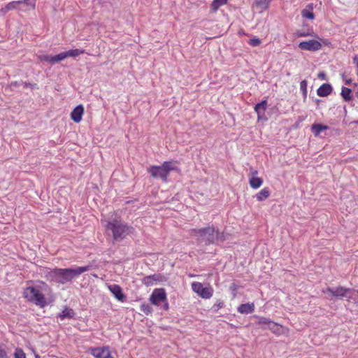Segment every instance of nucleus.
Returning a JSON list of instances; mask_svg holds the SVG:
<instances>
[{"label":"nucleus","instance_id":"f257e3e1","mask_svg":"<svg viewBox=\"0 0 358 358\" xmlns=\"http://www.w3.org/2000/svg\"><path fill=\"white\" fill-rule=\"evenodd\" d=\"M90 268L91 266L90 265L75 268H55L52 270L48 271L45 273V278L46 280L50 282L64 285L71 282V280L83 273L90 271Z\"/></svg>","mask_w":358,"mask_h":358},{"label":"nucleus","instance_id":"f03ea898","mask_svg":"<svg viewBox=\"0 0 358 358\" xmlns=\"http://www.w3.org/2000/svg\"><path fill=\"white\" fill-rule=\"evenodd\" d=\"M47 287L46 282L39 281L36 285H30L24 288V297L36 306L44 307L46 301L43 292L46 291Z\"/></svg>","mask_w":358,"mask_h":358},{"label":"nucleus","instance_id":"7ed1b4c3","mask_svg":"<svg viewBox=\"0 0 358 358\" xmlns=\"http://www.w3.org/2000/svg\"><path fill=\"white\" fill-rule=\"evenodd\" d=\"M106 229L112 233L115 241H120L134 233V228L128 226L119 218H115L108 221L106 224Z\"/></svg>","mask_w":358,"mask_h":358},{"label":"nucleus","instance_id":"20e7f679","mask_svg":"<svg viewBox=\"0 0 358 358\" xmlns=\"http://www.w3.org/2000/svg\"><path fill=\"white\" fill-rule=\"evenodd\" d=\"M190 236L204 244H213L222 238V235L214 227H208L201 229L190 230Z\"/></svg>","mask_w":358,"mask_h":358},{"label":"nucleus","instance_id":"39448f33","mask_svg":"<svg viewBox=\"0 0 358 358\" xmlns=\"http://www.w3.org/2000/svg\"><path fill=\"white\" fill-rule=\"evenodd\" d=\"M176 170L175 162L172 161L164 162L161 166H151L149 168V173L154 178H159L163 182L167 181V178L171 171Z\"/></svg>","mask_w":358,"mask_h":358},{"label":"nucleus","instance_id":"423d86ee","mask_svg":"<svg viewBox=\"0 0 358 358\" xmlns=\"http://www.w3.org/2000/svg\"><path fill=\"white\" fill-rule=\"evenodd\" d=\"M149 301L152 304L157 306L164 304V310H168L169 308L166 293L164 288H156L154 289L151 296L149 297Z\"/></svg>","mask_w":358,"mask_h":358},{"label":"nucleus","instance_id":"0eeeda50","mask_svg":"<svg viewBox=\"0 0 358 358\" xmlns=\"http://www.w3.org/2000/svg\"><path fill=\"white\" fill-rule=\"evenodd\" d=\"M192 289L194 292L203 299H210L213 295V288L211 287H203V285L197 282L192 283Z\"/></svg>","mask_w":358,"mask_h":358},{"label":"nucleus","instance_id":"6e6552de","mask_svg":"<svg viewBox=\"0 0 358 358\" xmlns=\"http://www.w3.org/2000/svg\"><path fill=\"white\" fill-rule=\"evenodd\" d=\"M322 47L321 43L315 39L299 42V48L309 52H316Z\"/></svg>","mask_w":358,"mask_h":358},{"label":"nucleus","instance_id":"1a4fd4ad","mask_svg":"<svg viewBox=\"0 0 358 358\" xmlns=\"http://www.w3.org/2000/svg\"><path fill=\"white\" fill-rule=\"evenodd\" d=\"M350 292H351L350 289L345 288L342 286H340L336 288L329 287V288L326 289V291H324V292H328V293L332 294V296H334L336 297H339V298L346 297L348 299L351 298L350 296L348 295V293H350Z\"/></svg>","mask_w":358,"mask_h":358},{"label":"nucleus","instance_id":"9d476101","mask_svg":"<svg viewBox=\"0 0 358 358\" xmlns=\"http://www.w3.org/2000/svg\"><path fill=\"white\" fill-rule=\"evenodd\" d=\"M22 3H27L31 7L34 8L35 7V2L34 0H20V1H14L12 2H10L6 4V7L1 9L0 10L1 13H6L9 10H13L17 8V6Z\"/></svg>","mask_w":358,"mask_h":358},{"label":"nucleus","instance_id":"9b49d317","mask_svg":"<svg viewBox=\"0 0 358 358\" xmlns=\"http://www.w3.org/2000/svg\"><path fill=\"white\" fill-rule=\"evenodd\" d=\"M90 355L96 358H106L111 356V352L109 350L108 346L102 348H91L89 350Z\"/></svg>","mask_w":358,"mask_h":358},{"label":"nucleus","instance_id":"f8f14e48","mask_svg":"<svg viewBox=\"0 0 358 358\" xmlns=\"http://www.w3.org/2000/svg\"><path fill=\"white\" fill-rule=\"evenodd\" d=\"M83 53H84L83 50L79 49V48H76V49L69 50V51H65V52H61L60 54H58V55H59V59H61V61H64L68 57L75 58Z\"/></svg>","mask_w":358,"mask_h":358},{"label":"nucleus","instance_id":"ddd939ff","mask_svg":"<svg viewBox=\"0 0 358 358\" xmlns=\"http://www.w3.org/2000/svg\"><path fill=\"white\" fill-rule=\"evenodd\" d=\"M108 288L109 291L111 292L112 294L115 296V297L117 299V300L123 301L125 296L122 292V289L118 285H108Z\"/></svg>","mask_w":358,"mask_h":358},{"label":"nucleus","instance_id":"4468645a","mask_svg":"<svg viewBox=\"0 0 358 358\" xmlns=\"http://www.w3.org/2000/svg\"><path fill=\"white\" fill-rule=\"evenodd\" d=\"M84 108L82 105L77 106L71 113V120L73 122L78 123L82 120Z\"/></svg>","mask_w":358,"mask_h":358},{"label":"nucleus","instance_id":"2eb2a0df","mask_svg":"<svg viewBox=\"0 0 358 358\" xmlns=\"http://www.w3.org/2000/svg\"><path fill=\"white\" fill-rule=\"evenodd\" d=\"M36 57H38V60H40L41 62H46L50 64H57L59 62H61V59H58V58H60V57H59L58 54L55 56H52V55H46V54H41V55H36Z\"/></svg>","mask_w":358,"mask_h":358},{"label":"nucleus","instance_id":"dca6fc26","mask_svg":"<svg viewBox=\"0 0 358 358\" xmlns=\"http://www.w3.org/2000/svg\"><path fill=\"white\" fill-rule=\"evenodd\" d=\"M267 107V101L266 100H263L260 103L255 104V111L257 113L258 120H262L264 115V113L266 112Z\"/></svg>","mask_w":358,"mask_h":358},{"label":"nucleus","instance_id":"f3484780","mask_svg":"<svg viewBox=\"0 0 358 358\" xmlns=\"http://www.w3.org/2000/svg\"><path fill=\"white\" fill-rule=\"evenodd\" d=\"M313 9V3H308L306 8L301 10L302 17L305 19L313 20L315 18Z\"/></svg>","mask_w":358,"mask_h":358},{"label":"nucleus","instance_id":"a211bd4d","mask_svg":"<svg viewBox=\"0 0 358 358\" xmlns=\"http://www.w3.org/2000/svg\"><path fill=\"white\" fill-rule=\"evenodd\" d=\"M332 92V87L330 84H322L317 90V96L324 97L329 95Z\"/></svg>","mask_w":358,"mask_h":358},{"label":"nucleus","instance_id":"6ab92c4d","mask_svg":"<svg viewBox=\"0 0 358 358\" xmlns=\"http://www.w3.org/2000/svg\"><path fill=\"white\" fill-rule=\"evenodd\" d=\"M159 280V275L153 274L151 275L145 276L142 279V283L146 286H153Z\"/></svg>","mask_w":358,"mask_h":358},{"label":"nucleus","instance_id":"aec40b11","mask_svg":"<svg viewBox=\"0 0 358 358\" xmlns=\"http://www.w3.org/2000/svg\"><path fill=\"white\" fill-rule=\"evenodd\" d=\"M241 314H249L255 311V303H243L237 308Z\"/></svg>","mask_w":358,"mask_h":358},{"label":"nucleus","instance_id":"412c9836","mask_svg":"<svg viewBox=\"0 0 358 358\" xmlns=\"http://www.w3.org/2000/svg\"><path fill=\"white\" fill-rule=\"evenodd\" d=\"M329 127L321 124H313L311 125L310 129L315 136H319L321 134L326 130H328Z\"/></svg>","mask_w":358,"mask_h":358},{"label":"nucleus","instance_id":"4be33fe9","mask_svg":"<svg viewBox=\"0 0 358 358\" xmlns=\"http://www.w3.org/2000/svg\"><path fill=\"white\" fill-rule=\"evenodd\" d=\"M271 192L269 187H265L256 194L255 197L259 201H263L266 200L270 196Z\"/></svg>","mask_w":358,"mask_h":358},{"label":"nucleus","instance_id":"5701e85b","mask_svg":"<svg viewBox=\"0 0 358 358\" xmlns=\"http://www.w3.org/2000/svg\"><path fill=\"white\" fill-rule=\"evenodd\" d=\"M75 316V312H73L72 308H69L66 307L62 313L58 314V317L61 319V320H64L66 318H73Z\"/></svg>","mask_w":358,"mask_h":358},{"label":"nucleus","instance_id":"b1692460","mask_svg":"<svg viewBox=\"0 0 358 358\" xmlns=\"http://www.w3.org/2000/svg\"><path fill=\"white\" fill-rule=\"evenodd\" d=\"M249 185L252 189H258L262 185L263 180L259 177H249Z\"/></svg>","mask_w":358,"mask_h":358},{"label":"nucleus","instance_id":"393cba45","mask_svg":"<svg viewBox=\"0 0 358 358\" xmlns=\"http://www.w3.org/2000/svg\"><path fill=\"white\" fill-rule=\"evenodd\" d=\"M255 318L257 319V324L262 326L263 329H266L270 324H273L274 322L268 317L255 316Z\"/></svg>","mask_w":358,"mask_h":358},{"label":"nucleus","instance_id":"a878e982","mask_svg":"<svg viewBox=\"0 0 358 358\" xmlns=\"http://www.w3.org/2000/svg\"><path fill=\"white\" fill-rule=\"evenodd\" d=\"M271 0H255V7L262 11L269 6Z\"/></svg>","mask_w":358,"mask_h":358},{"label":"nucleus","instance_id":"bb28decb","mask_svg":"<svg viewBox=\"0 0 358 358\" xmlns=\"http://www.w3.org/2000/svg\"><path fill=\"white\" fill-rule=\"evenodd\" d=\"M227 0H213L211 3V10L213 11L218 10L219 8L226 5Z\"/></svg>","mask_w":358,"mask_h":358},{"label":"nucleus","instance_id":"cd10ccee","mask_svg":"<svg viewBox=\"0 0 358 358\" xmlns=\"http://www.w3.org/2000/svg\"><path fill=\"white\" fill-rule=\"evenodd\" d=\"M266 329L272 331L273 333L277 335H280L282 331V327L275 322L270 324V325L268 326Z\"/></svg>","mask_w":358,"mask_h":358},{"label":"nucleus","instance_id":"c85d7f7f","mask_svg":"<svg viewBox=\"0 0 358 358\" xmlns=\"http://www.w3.org/2000/svg\"><path fill=\"white\" fill-rule=\"evenodd\" d=\"M351 90L346 87H342V92H341V96H343V99L345 100L346 101H349L352 99V96L350 95Z\"/></svg>","mask_w":358,"mask_h":358},{"label":"nucleus","instance_id":"c756f323","mask_svg":"<svg viewBox=\"0 0 358 358\" xmlns=\"http://www.w3.org/2000/svg\"><path fill=\"white\" fill-rule=\"evenodd\" d=\"M313 35V31H305V30H298L295 31L294 36L296 37H308V36H312Z\"/></svg>","mask_w":358,"mask_h":358},{"label":"nucleus","instance_id":"7c9ffc66","mask_svg":"<svg viewBox=\"0 0 358 358\" xmlns=\"http://www.w3.org/2000/svg\"><path fill=\"white\" fill-rule=\"evenodd\" d=\"M141 310L145 315H148L152 312V308L149 306L148 303H143L141 306Z\"/></svg>","mask_w":358,"mask_h":358},{"label":"nucleus","instance_id":"2f4dec72","mask_svg":"<svg viewBox=\"0 0 358 358\" xmlns=\"http://www.w3.org/2000/svg\"><path fill=\"white\" fill-rule=\"evenodd\" d=\"M14 357L15 358H25V354L20 348H17L14 352Z\"/></svg>","mask_w":358,"mask_h":358},{"label":"nucleus","instance_id":"473e14b6","mask_svg":"<svg viewBox=\"0 0 358 358\" xmlns=\"http://www.w3.org/2000/svg\"><path fill=\"white\" fill-rule=\"evenodd\" d=\"M299 87H300V90H301L303 92V96H306L307 82L306 80H303V81L300 82Z\"/></svg>","mask_w":358,"mask_h":358},{"label":"nucleus","instance_id":"72a5a7b5","mask_svg":"<svg viewBox=\"0 0 358 358\" xmlns=\"http://www.w3.org/2000/svg\"><path fill=\"white\" fill-rule=\"evenodd\" d=\"M260 43H261L260 39L257 38L250 39V40H249V42H248L249 45L254 46V47L259 45Z\"/></svg>","mask_w":358,"mask_h":358},{"label":"nucleus","instance_id":"f704fd0d","mask_svg":"<svg viewBox=\"0 0 358 358\" xmlns=\"http://www.w3.org/2000/svg\"><path fill=\"white\" fill-rule=\"evenodd\" d=\"M258 171L255 169H251L250 170V176L249 177H258Z\"/></svg>","mask_w":358,"mask_h":358},{"label":"nucleus","instance_id":"c9c22d12","mask_svg":"<svg viewBox=\"0 0 358 358\" xmlns=\"http://www.w3.org/2000/svg\"><path fill=\"white\" fill-rule=\"evenodd\" d=\"M317 77L319 79H321V80H325L326 79V74L324 71H322L320 73H318L317 75Z\"/></svg>","mask_w":358,"mask_h":358},{"label":"nucleus","instance_id":"e433bc0d","mask_svg":"<svg viewBox=\"0 0 358 358\" xmlns=\"http://www.w3.org/2000/svg\"><path fill=\"white\" fill-rule=\"evenodd\" d=\"M6 351L0 350V358H6Z\"/></svg>","mask_w":358,"mask_h":358},{"label":"nucleus","instance_id":"4c0bfd02","mask_svg":"<svg viewBox=\"0 0 358 358\" xmlns=\"http://www.w3.org/2000/svg\"><path fill=\"white\" fill-rule=\"evenodd\" d=\"M215 307H217V309L222 308L223 307V303L222 301H219L217 303L215 304Z\"/></svg>","mask_w":358,"mask_h":358},{"label":"nucleus","instance_id":"58836bf2","mask_svg":"<svg viewBox=\"0 0 358 358\" xmlns=\"http://www.w3.org/2000/svg\"><path fill=\"white\" fill-rule=\"evenodd\" d=\"M354 64H357V66L358 68V56H355L353 59Z\"/></svg>","mask_w":358,"mask_h":358},{"label":"nucleus","instance_id":"ea45409f","mask_svg":"<svg viewBox=\"0 0 358 358\" xmlns=\"http://www.w3.org/2000/svg\"><path fill=\"white\" fill-rule=\"evenodd\" d=\"M10 86H12V87H17V82H13L12 84H10Z\"/></svg>","mask_w":358,"mask_h":358},{"label":"nucleus","instance_id":"a19ab883","mask_svg":"<svg viewBox=\"0 0 358 358\" xmlns=\"http://www.w3.org/2000/svg\"><path fill=\"white\" fill-rule=\"evenodd\" d=\"M346 85H349L351 83V80L350 79H348L346 82H345Z\"/></svg>","mask_w":358,"mask_h":358},{"label":"nucleus","instance_id":"79ce46f5","mask_svg":"<svg viewBox=\"0 0 358 358\" xmlns=\"http://www.w3.org/2000/svg\"><path fill=\"white\" fill-rule=\"evenodd\" d=\"M35 358H40L39 355H35Z\"/></svg>","mask_w":358,"mask_h":358},{"label":"nucleus","instance_id":"37998d69","mask_svg":"<svg viewBox=\"0 0 358 358\" xmlns=\"http://www.w3.org/2000/svg\"><path fill=\"white\" fill-rule=\"evenodd\" d=\"M106 358H115V357H113V356H109V357H106Z\"/></svg>","mask_w":358,"mask_h":358},{"label":"nucleus","instance_id":"c03bdc74","mask_svg":"<svg viewBox=\"0 0 358 358\" xmlns=\"http://www.w3.org/2000/svg\"><path fill=\"white\" fill-rule=\"evenodd\" d=\"M357 294H358V290L357 291Z\"/></svg>","mask_w":358,"mask_h":358},{"label":"nucleus","instance_id":"a18cd8bd","mask_svg":"<svg viewBox=\"0 0 358 358\" xmlns=\"http://www.w3.org/2000/svg\"><path fill=\"white\" fill-rule=\"evenodd\" d=\"M357 94H358V90H357Z\"/></svg>","mask_w":358,"mask_h":358}]
</instances>
